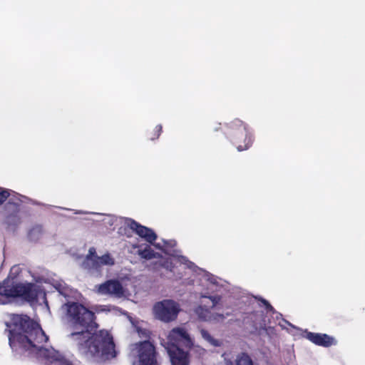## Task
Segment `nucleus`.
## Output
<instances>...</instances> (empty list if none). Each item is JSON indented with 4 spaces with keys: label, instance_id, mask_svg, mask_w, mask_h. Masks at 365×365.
Returning a JSON list of instances; mask_svg holds the SVG:
<instances>
[{
    "label": "nucleus",
    "instance_id": "25",
    "mask_svg": "<svg viewBox=\"0 0 365 365\" xmlns=\"http://www.w3.org/2000/svg\"><path fill=\"white\" fill-rule=\"evenodd\" d=\"M87 256H90L91 258L98 257L96 249L94 247H91L88 250V254L87 255Z\"/></svg>",
    "mask_w": 365,
    "mask_h": 365
},
{
    "label": "nucleus",
    "instance_id": "7",
    "mask_svg": "<svg viewBox=\"0 0 365 365\" xmlns=\"http://www.w3.org/2000/svg\"><path fill=\"white\" fill-rule=\"evenodd\" d=\"M192 344V339L186 330L177 327L169 332L166 349H190Z\"/></svg>",
    "mask_w": 365,
    "mask_h": 365
},
{
    "label": "nucleus",
    "instance_id": "30",
    "mask_svg": "<svg viewBox=\"0 0 365 365\" xmlns=\"http://www.w3.org/2000/svg\"><path fill=\"white\" fill-rule=\"evenodd\" d=\"M155 247L160 249V247L159 245H155Z\"/></svg>",
    "mask_w": 365,
    "mask_h": 365
},
{
    "label": "nucleus",
    "instance_id": "15",
    "mask_svg": "<svg viewBox=\"0 0 365 365\" xmlns=\"http://www.w3.org/2000/svg\"><path fill=\"white\" fill-rule=\"evenodd\" d=\"M138 255L145 259L158 258L160 256V254L154 252V250L149 245H146L144 249L138 250Z\"/></svg>",
    "mask_w": 365,
    "mask_h": 365
},
{
    "label": "nucleus",
    "instance_id": "23",
    "mask_svg": "<svg viewBox=\"0 0 365 365\" xmlns=\"http://www.w3.org/2000/svg\"><path fill=\"white\" fill-rule=\"evenodd\" d=\"M261 302L263 303V304L265 306V308L268 311V312H274V307L269 304V302L264 299H261Z\"/></svg>",
    "mask_w": 365,
    "mask_h": 365
},
{
    "label": "nucleus",
    "instance_id": "26",
    "mask_svg": "<svg viewBox=\"0 0 365 365\" xmlns=\"http://www.w3.org/2000/svg\"><path fill=\"white\" fill-rule=\"evenodd\" d=\"M163 267H165L167 269H169L170 271L173 270V266L172 265V262H169L168 261H166Z\"/></svg>",
    "mask_w": 365,
    "mask_h": 365
},
{
    "label": "nucleus",
    "instance_id": "28",
    "mask_svg": "<svg viewBox=\"0 0 365 365\" xmlns=\"http://www.w3.org/2000/svg\"><path fill=\"white\" fill-rule=\"evenodd\" d=\"M217 317L221 320H223L225 319V316L223 314H217Z\"/></svg>",
    "mask_w": 365,
    "mask_h": 365
},
{
    "label": "nucleus",
    "instance_id": "13",
    "mask_svg": "<svg viewBox=\"0 0 365 365\" xmlns=\"http://www.w3.org/2000/svg\"><path fill=\"white\" fill-rule=\"evenodd\" d=\"M171 365H189V355L183 349L168 348Z\"/></svg>",
    "mask_w": 365,
    "mask_h": 365
},
{
    "label": "nucleus",
    "instance_id": "27",
    "mask_svg": "<svg viewBox=\"0 0 365 365\" xmlns=\"http://www.w3.org/2000/svg\"><path fill=\"white\" fill-rule=\"evenodd\" d=\"M165 245L166 246H170V247H173L174 245H175V242H171L170 243H168V242H165Z\"/></svg>",
    "mask_w": 365,
    "mask_h": 365
},
{
    "label": "nucleus",
    "instance_id": "3",
    "mask_svg": "<svg viewBox=\"0 0 365 365\" xmlns=\"http://www.w3.org/2000/svg\"><path fill=\"white\" fill-rule=\"evenodd\" d=\"M222 130L224 134L230 139L238 151H244L249 149L253 143V136L248 130L247 125L241 120L236 118L226 124L223 128L215 127V132Z\"/></svg>",
    "mask_w": 365,
    "mask_h": 365
},
{
    "label": "nucleus",
    "instance_id": "4",
    "mask_svg": "<svg viewBox=\"0 0 365 365\" xmlns=\"http://www.w3.org/2000/svg\"><path fill=\"white\" fill-rule=\"evenodd\" d=\"M23 201L20 195H14L3 207V224L7 230L15 231L21 223V210Z\"/></svg>",
    "mask_w": 365,
    "mask_h": 365
},
{
    "label": "nucleus",
    "instance_id": "12",
    "mask_svg": "<svg viewBox=\"0 0 365 365\" xmlns=\"http://www.w3.org/2000/svg\"><path fill=\"white\" fill-rule=\"evenodd\" d=\"M98 292L101 294L120 297L123 294V288L118 280L109 279L98 286Z\"/></svg>",
    "mask_w": 365,
    "mask_h": 365
},
{
    "label": "nucleus",
    "instance_id": "6",
    "mask_svg": "<svg viewBox=\"0 0 365 365\" xmlns=\"http://www.w3.org/2000/svg\"><path fill=\"white\" fill-rule=\"evenodd\" d=\"M133 351H136L139 365H158L155 347L149 340H145L133 344Z\"/></svg>",
    "mask_w": 365,
    "mask_h": 365
},
{
    "label": "nucleus",
    "instance_id": "9",
    "mask_svg": "<svg viewBox=\"0 0 365 365\" xmlns=\"http://www.w3.org/2000/svg\"><path fill=\"white\" fill-rule=\"evenodd\" d=\"M16 298L21 297L29 302H34L37 300L38 289L34 283L22 284L16 282Z\"/></svg>",
    "mask_w": 365,
    "mask_h": 365
},
{
    "label": "nucleus",
    "instance_id": "16",
    "mask_svg": "<svg viewBox=\"0 0 365 365\" xmlns=\"http://www.w3.org/2000/svg\"><path fill=\"white\" fill-rule=\"evenodd\" d=\"M83 266L88 269L99 270L101 269L98 257L91 258L90 256L86 257Z\"/></svg>",
    "mask_w": 365,
    "mask_h": 365
},
{
    "label": "nucleus",
    "instance_id": "1",
    "mask_svg": "<svg viewBox=\"0 0 365 365\" xmlns=\"http://www.w3.org/2000/svg\"><path fill=\"white\" fill-rule=\"evenodd\" d=\"M63 307L73 324L83 329L70 335L76 341L78 349L82 354L91 357L101 356L104 359L116 356L113 336L104 329L96 331L98 324L95 321L96 315L93 312L78 302H68Z\"/></svg>",
    "mask_w": 365,
    "mask_h": 365
},
{
    "label": "nucleus",
    "instance_id": "22",
    "mask_svg": "<svg viewBox=\"0 0 365 365\" xmlns=\"http://www.w3.org/2000/svg\"><path fill=\"white\" fill-rule=\"evenodd\" d=\"M137 331L140 337L145 339L150 338V331L148 330L138 328Z\"/></svg>",
    "mask_w": 365,
    "mask_h": 365
},
{
    "label": "nucleus",
    "instance_id": "8",
    "mask_svg": "<svg viewBox=\"0 0 365 365\" xmlns=\"http://www.w3.org/2000/svg\"><path fill=\"white\" fill-rule=\"evenodd\" d=\"M16 282L14 277H9L0 282V304H6L16 298Z\"/></svg>",
    "mask_w": 365,
    "mask_h": 365
},
{
    "label": "nucleus",
    "instance_id": "2",
    "mask_svg": "<svg viewBox=\"0 0 365 365\" xmlns=\"http://www.w3.org/2000/svg\"><path fill=\"white\" fill-rule=\"evenodd\" d=\"M13 322L19 332L12 334V337L9 338L10 342L16 341L24 349L29 350L33 348L38 349L40 344L46 341L47 336L39 324L27 315H16Z\"/></svg>",
    "mask_w": 365,
    "mask_h": 365
},
{
    "label": "nucleus",
    "instance_id": "24",
    "mask_svg": "<svg viewBox=\"0 0 365 365\" xmlns=\"http://www.w3.org/2000/svg\"><path fill=\"white\" fill-rule=\"evenodd\" d=\"M208 298L212 301V307H215L221 299L220 296H211Z\"/></svg>",
    "mask_w": 365,
    "mask_h": 365
},
{
    "label": "nucleus",
    "instance_id": "5",
    "mask_svg": "<svg viewBox=\"0 0 365 365\" xmlns=\"http://www.w3.org/2000/svg\"><path fill=\"white\" fill-rule=\"evenodd\" d=\"M180 310V304L173 299H163L153 306L155 317L166 323L175 321Z\"/></svg>",
    "mask_w": 365,
    "mask_h": 365
},
{
    "label": "nucleus",
    "instance_id": "29",
    "mask_svg": "<svg viewBox=\"0 0 365 365\" xmlns=\"http://www.w3.org/2000/svg\"><path fill=\"white\" fill-rule=\"evenodd\" d=\"M199 309H202L201 307H200L197 309V313L198 314H200V313H199Z\"/></svg>",
    "mask_w": 365,
    "mask_h": 365
},
{
    "label": "nucleus",
    "instance_id": "21",
    "mask_svg": "<svg viewBox=\"0 0 365 365\" xmlns=\"http://www.w3.org/2000/svg\"><path fill=\"white\" fill-rule=\"evenodd\" d=\"M200 334L202 338L205 339L206 341H209L210 344L213 345H217V344L216 343V340L212 338V336L207 330L201 329Z\"/></svg>",
    "mask_w": 365,
    "mask_h": 365
},
{
    "label": "nucleus",
    "instance_id": "18",
    "mask_svg": "<svg viewBox=\"0 0 365 365\" xmlns=\"http://www.w3.org/2000/svg\"><path fill=\"white\" fill-rule=\"evenodd\" d=\"M98 259L101 267L103 265H113L115 263L114 259L109 254H105L101 257L98 256Z\"/></svg>",
    "mask_w": 365,
    "mask_h": 365
},
{
    "label": "nucleus",
    "instance_id": "19",
    "mask_svg": "<svg viewBox=\"0 0 365 365\" xmlns=\"http://www.w3.org/2000/svg\"><path fill=\"white\" fill-rule=\"evenodd\" d=\"M11 197L9 190L0 187V206L4 205L6 201H8Z\"/></svg>",
    "mask_w": 365,
    "mask_h": 365
},
{
    "label": "nucleus",
    "instance_id": "10",
    "mask_svg": "<svg viewBox=\"0 0 365 365\" xmlns=\"http://www.w3.org/2000/svg\"><path fill=\"white\" fill-rule=\"evenodd\" d=\"M304 336L313 344L323 346L329 347L336 344V339L327 334L314 333L306 330Z\"/></svg>",
    "mask_w": 365,
    "mask_h": 365
},
{
    "label": "nucleus",
    "instance_id": "11",
    "mask_svg": "<svg viewBox=\"0 0 365 365\" xmlns=\"http://www.w3.org/2000/svg\"><path fill=\"white\" fill-rule=\"evenodd\" d=\"M128 226L139 237L150 244H153L157 239V235L152 229L140 225L134 220H130Z\"/></svg>",
    "mask_w": 365,
    "mask_h": 365
},
{
    "label": "nucleus",
    "instance_id": "17",
    "mask_svg": "<svg viewBox=\"0 0 365 365\" xmlns=\"http://www.w3.org/2000/svg\"><path fill=\"white\" fill-rule=\"evenodd\" d=\"M236 365H253V361L248 354L242 352L237 355Z\"/></svg>",
    "mask_w": 365,
    "mask_h": 365
},
{
    "label": "nucleus",
    "instance_id": "20",
    "mask_svg": "<svg viewBox=\"0 0 365 365\" xmlns=\"http://www.w3.org/2000/svg\"><path fill=\"white\" fill-rule=\"evenodd\" d=\"M163 131V127L161 125H157L153 130L148 134V138L151 140L158 139Z\"/></svg>",
    "mask_w": 365,
    "mask_h": 365
},
{
    "label": "nucleus",
    "instance_id": "14",
    "mask_svg": "<svg viewBox=\"0 0 365 365\" xmlns=\"http://www.w3.org/2000/svg\"><path fill=\"white\" fill-rule=\"evenodd\" d=\"M43 228L41 225L33 226L28 232V238L31 242H37L43 235Z\"/></svg>",
    "mask_w": 365,
    "mask_h": 365
}]
</instances>
